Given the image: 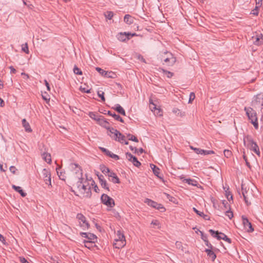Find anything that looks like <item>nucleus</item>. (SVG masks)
Listing matches in <instances>:
<instances>
[{
  "label": "nucleus",
  "instance_id": "nucleus-43",
  "mask_svg": "<svg viewBox=\"0 0 263 263\" xmlns=\"http://www.w3.org/2000/svg\"><path fill=\"white\" fill-rule=\"evenodd\" d=\"M162 71H163V73L165 74L166 75L167 77L168 78H172L174 75V73L173 72L168 71L164 70V69H162Z\"/></svg>",
  "mask_w": 263,
  "mask_h": 263
},
{
  "label": "nucleus",
  "instance_id": "nucleus-4",
  "mask_svg": "<svg viewBox=\"0 0 263 263\" xmlns=\"http://www.w3.org/2000/svg\"><path fill=\"white\" fill-rule=\"evenodd\" d=\"M251 105L256 109L262 108L263 107V93H259L254 96Z\"/></svg>",
  "mask_w": 263,
  "mask_h": 263
},
{
  "label": "nucleus",
  "instance_id": "nucleus-14",
  "mask_svg": "<svg viewBox=\"0 0 263 263\" xmlns=\"http://www.w3.org/2000/svg\"><path fill=\"white\" fill-rule=\"evenodd\" d=\"M114 139L122 144L124 143L125 145L128 144V142L125 139V136L122 134L119 131L117 134V137H115Z\"/></svg>",
  "mask_w": 263,
  "mask_h": 263
},
{
  "label": "nucleus",
  "instance_id": "nucleus-34",
  "mask_svg": "<svg viewBox=\"0 0 263 263\" xmlns=\"http://www.w3.org/2000/svg\"><path fill=\"white\" fill-rule=\"evenodd\" d=\"M184 181L192 186H198V182L194 179H184Z\"/></svg>",
  "mask_w": 263,
  "mask_h": 263
},
{
  "label": "nucleus",
  "instance_id": "nucleus-13",
  "mask_svg": "<svg viewBox=\"0 0 263 263\" xmlns=\"http://www.w3.org/2000/svg\"><path fill=\"white\" fill-rule=\"evenodd\" d=\"M80 191L84 194V196L87 198H90L91 196V188L89 187L87 188L85 185H81L79 188H78Z\"/></svg>",
  "mask_w": 263,
  "mask_h": 263
},
{
  "label": "nucleus",
  "instance_id": "nucleus-37",
  "mask_svg": "<svg viewBox=\"0 0 263 263\" xmlns=\"http://www.w3.org/2000/svg\"><path fill=\"white\" fill-rule=\"evenodd\" d=\"M83 242L84 243L85 247L89 249L92 248L95 243V242L92 240H84Z\"/></svg>",
  "mask_w": 263,
  "mask_h": 263
},
{
  "label": "nucleus",
  "instance_id": "nucleus-24",
  "mask_svg": "<svg viewBox=\"0 0 263 263\" xmlns=\"http://www.w3.org/2000/svg\"><path fill=\"white\" fill-rule=\"evenodd\" d=\"M112 108L122 115H126L124 109L122 107L120 106V105L117 104L115 105V107H112Z\"/></svg>",
  "mask_w": 263,
  "mask_h": 263
},
{
  "label": "nucleus",
  "instance_id": "nucleus-11",
  "mask_svg": "<svg viewBox=\"0 0 263 263\" xmlns=\"http://www.w3.org/2000/svg\"><path fill=\"white\" fill-rule=\"evenodd\" d=\"M242 220L243 226L247 231L249 233L253 232L254 228H253V226L251 223L249 221V219L245 216H242Z\"/></svg>",
  "mask_w": 263,
  "mask_h": 263
},
{
  "label": "nucleus",
  "instance_id": "nucleus-10",
  "mask_svg": "<svg viewBox=\"0 0 263 263\" xmlns=\"http://www.w3.org/2000/svg\"><path fill=\"white\" fill-rule=\"evenodd\" d=\"M77 218L80 220V224L81 227L84 228V229H88L89 228V224L86 221V218L83 214L81 213L78 214Z\"/></svg>",
  "mask_w": 263,
  "mask_h": 263
},
{
  "label": "nucleus",
  "instance_id": "nucleus-51",
  "mask_svg": "<svg viewBox=\"0 0 263 263\" xmlns=\"http://www.w3.org/2000/svg\"><path fill=\"white\" fill-rule=\"evenodd\" d=\"M208 256L212 258V261H214L216 258V255L213 251H212L209 255H208Z\"/></svg>",
  "mask_w": 263,
  "mask_h": 263
},
{
  "label": "nucleus",
  "instance_id": "nucleus-32",
  "mask_svg": "<svg viewBox=\"0 0 263 263\" xmlns=\"http://www.w3.org/2000/svg\"><path fill=\"white\" fill-rule=\"evenodd\" d=\"M124 21L126 24L130 25L134 23V18L129 14H126L124 17Z\"/></svg>",
  "mask_w": 263,
  "mask_h": 263
},
{
  "label": "nucleus",
  "instance_id": "nucleus-48",
  "mask_svg": "<svg viewBox=\"0 0 263 263\" xmlns=\"http://www.w3.org/2000/svg\"><path fill=\"white\" fill-rule=\"evenodd\" d=\"M223 154L225 157H226L227 158H230L232 155V152L228 149H225L223 151Z\"/></svg>",
  "mask_w": 263,
  "mask_h": 263
},
{
  "label": "nucleus",
  "instance_id": "nucleus-27",
  "mask_svg": "<svg viewBox=\"0 0 263 263\" xmlns=\"http://www.w3.org/2000/svg\"><path fill=\"white\" fill-rule=\"evenodd\" d=\"M151 168L153 170L154 174L158 178H161V177L159 176L160 169L153 164H150Z\"/></svg>",
  "mask_w": 263,
  "mask_h": 263
},
{
  "label": "nucleus",
  "instance_id": "nucleus-26",
  "mask_svg": "<svg viewBox=\"0 0 263 263\" xmlns=\"http://www.w3.org/2000/svg\"><path fill=\"white\" fill-rule=\"evenodd\" d=\"M242 194L244 198V200L245 201L247 205H249L251 204L250 202H249V195H248V191H247L246 189L244 190L243 187H242Z\"/></svg>",
  "mask_w": 263,
  "mask_h": 263
},
{
  "label": "nucleus",
  "instance_id": "nucleus-55",
  "mask_svg": "<svg viewBox=\"0 0 263 263\" xmlns=\"http://www.w3.org/2000/svg\"><path fill=\"white\" fill-rule=\"evenodd\" d=\"M191 149L194 150V151L197 154H200V148L194 147L193 146H190Z\"/></svg>",
  "mask_w": 263,
  "mask_h": 263
},
{
  "label": "nucleus",
  "instance_id": "nucleus-31",
  "mask_svg": "<svg viewBox=\"0 0 263 263\" xmlns=\"http://www.w3.org/2000/svg\"><path fill=\"white\" fill-rule=\"evenodd\" d=\"M22 124L23 127L25 128L26 132H31L32 129L28 122H27L25 119L22 120Z\"/></svg>",
  "mask_w": 263,
  "mask_h": 263
},
{
  "label": "nucleus",
  "instance_id": "nucleus-60",
  "mask_svg": "<svg viewBox=\"0 0 263 263\" xmlns=\"http://www.w3.org/2000/svg\"><path fill=\"white\" fill-rule=\"evenodd\" d=\"M20 261L21 263H29L24 257H20Z\"/></svg>",
  "mask_w": 263,
  "mask_h": 263
},
{
  "label": "nucleus",
  "instance_id": "nucleus-56",
  "mask_svg": "<svg viewBox=\"0 0 263 263\" xmlns=\"http://www.w3.org/2000/svg\"><path fill=\"white\" fill-rule=\"evenodd\" d=\"M202 239L205 242L206 246H208L209 248L212 249V245L209 242V241L207 239L203 238V237H202Z\"/></svg>",
  "mask_w": 263,
  "mask_h": 263
},
{
  "label": "nucleus",
  "instance_id": "nucleus-20",
  "mask_svg": "<svg viewBox=\"0 0 263 263\" xmlns=\"http://www.w3.org/2000/svg\"><path fill=\"white\" fill-rule=\"evenodd\" d=\"M108 176L111 178L110 181L114 183H119L120 182L119 178L118 177L117 175L113 172H110L108 174Z\"/></svg>",
  "mask_w": 263,
  "mask_h": 263
},
{
  "label": "nucleus",
  "instance_id": "nucleus-46",
  "mask_svg": "<svg viewBox=\"0 0 263 263\" xmlns=\"http://www.w3.org/2000/svg\"><path fill=\"white\" fill-rule=\"evenodd\" d=\"M98 96L101 98L102 101H105V97L104 96V92L101 90L98 91Z\"/></svg>",
  "mask_w": 263,
  "mask_h": 263
},
{
  "label": "nucleus",
  "instance_id": "nucleus-64",
  "mask_svg": "<svg viewBox=\"0 0 263 263\" xmlns=\"http://www.w3.org/2000/svg\"><path fill=\"white\" fill-rule=\"evenodd\" d=\"M0 241L4 244H5V237L0 234Z\"/></svg>",
  "mask_w": 263,
  "mask_h": 263
},
{
  "label": "nucleus",
  "instance_id": "nucleus-39",
  "mask_svg": "<svg viewBox=\"0 0 263 263\" xmlns=\"http://www.w3.org/2000/svg\"><path fill=\"white\" fill-rule=\"evenodd\" d=\"M57 174L60 178V179L62 180H65V179H66V176H65V172L64 171V172H59V171H58V170L57 169Z\"/></svg>",
  "mask_w": 263,
  "mask_h": 263
},
{
  "label": "nucleus",
  "instance_id": "nucleus-15",
  "mask_svg": "<svg viewBox=\"0 0 263 263\" xmlns=\"http://www.w3.org/2000/svg\"><path fill=\"white\" fill-rule=\"evenodd\" d=\"M100 149L101 150V151L105 153V154L109 157L113 158L115 160H119L120 159L119 156L113 154L109 150L105 148L104 147H100Z\"/></svg>",
  "mask_w": 263,
  "mask_h": 263
},
{
  "label": "nucleus",
  "instance_id": "nucleus-57",
  "mask_svg": "<svg viewBox=\"0 0 263 263\" xmlns=\"http://www.w3.org/2000/svg\"><path fill=\"white\" fill-rule=\"evenodd\" d=\"M195 98V95L194 92H191L190 95L189 102H191Z\"/></svg>",
  "mask_w": 263,
  "mask_h": 263
},
{
  "label": "nucleus",
  "instance_id": "nucleus-8",
  "mask_svg": "<svg viewBox=\"0 0 263 263\" xmlns=\"http://www.w3.org/2000/svg\"><path fill=\"white\" fill-rule=\"evenodd\" d=\"M42 176L46 184L51 185V174L49 169L44 168L42 172Z\"/></svg>",
  "mask_w": 263,
  "mask_h": 263
},
{
  "label": "nucleus",
  "instance_id": "nucleus-1",
  "mask_svg": "<svg viewBox=\"0 0 263 263\" xmlns=\"http://www.w3.org/2000/svg\"><path fill=\"white\" fill-rule=\"evenodd\" d=\"M69 168L72 172L71 180L73 182V185L76 184L77 187L79 188L83 180L81 167L78 164L71 163L69 164Z\"/></svg>",
  "mask_w": 263,
  "mask_h": 263
},
{
  "label": "nucleus",
  "instance_id": "nucleus-12",
  "mask_svg": "<svg viewBox=\"0 0 263 263\" xmlns=\"http://www.w3.org/2000/svg\"><path fill=\"white\" fill-rule=\"evenodd\" d=\"M126 158L130 162L133 163V164L136 167H139L141 164L138 160L137 158L134 156L132 154L129 152H127L126 154Z\"/></svg>",
  "mask_w": 263,
  "mask_h": 263
},
{
  "label": "nucleus",
  "instance_id": "nucleus-45",
  "mask_svg": "<svg viewBox=\"0 0 263 263\" xmlns=\"http://www.w3.org/2000/svg\"><path fill=\"white\" fill-rule=\"evenodd\" d=\"M175 245L177 248L180 249L183 252L184 251L183 247L182 245L181 242L177 241L176 242Z\"/></svg>",
  "mask_w": 263,
  "mask_h": 263
},
{
  "label": "nucleus",
  "instance_id": "nucleus-22",
  "mask_svg": "<svg viewBox=\"0 0 263 263\" xmlns=\"http://www.w3.org/2000/svg\"><path fill=\"white\" fill-rule=\"evenodd\" d=\"M126 241L124 235L120 230L117 231L115 241Z\"/></svg>",
  "mask_w": 263,
  "mask_h": 263
},
{
  "label": "nucleus",
  "instance_id": "nucleus-23",
  "mask_svg": "<svg viewBox=\"0 0 263 263\" xmlns=\"http://www.w3.org/2000/svg\"><path fill=\"white\" fill-rule=\"evenodd\" d=\"M149 107L153 111H155V110H158L157 115L160 116L162 115V111L160 109H157L156 105L153 102V100L152 99H149Z\"/></svg>",
  "mask_w": 263,
  "mask_h": 263
},
{
  "label": "nucleus",
  "instance_id": "nucleus-3",
  "mask_svg": "<svg viewBox=\"0 0 263 263\" xmlns=\"http://www.w3.org/2000/svg\"><path fill=\"white\" fill-rule=\"evenodd\" d=\"M243 141L245 143L247 142L248 146L251 151H253L257 155H260V151L258 146L250 136H248L244 138Z\"/></svg>",
  "mask_w": 263,
  "mask_h": 263
},
{
  "label": "nucleus",
  "instance_id": "nucleus-61",
  "mask_svg": "<svg viewBox=\"0 0 263 263\" xmlns=\"http://www.w3.org/2000/svg\"><path fill=\"white\" fill-rule=\"evenodd\" d=\"M9 170L11 172H12L13 174H15V171L16 170V168L14 166H11L10 167Z\"/></svg>",
  "mask_w": 263,
  "mask_h": 263
},
{
  "label": "nucleus",
  "instance_id": "nucleus-29",
  "mask_svg": "<svg viewBox=\"0 0 263 263\" xmlns=\"http://www.w3.org/2000/svg\"><path fill=\"white\" fill-rule=\"evenodd\" d=\"M115 242L114 243V246L115 248L117 249L122 248L124 247L126 245V241H115Z\"/></svg>",
  "mask_w": 263,
  "mask_h": 263
},
{
  "label": "nucleus",
  "instance_id": "nucleus-19",
  "mask_svg": "<svg viewBox=\"0 0 263 263\" xmlns=\"http://www.w3.org/2000/svg\"><path fill=\"white\" fill-rule=\"evenodd\" d=\"M41 151V155L43 159L48 163H50L51 162V155L49 153L46 152H43L42 149Z\"/></svg>",
  "mask_w": 263,
  "mask_h": 263
},
{
  "label": "nucleus",
  "instance_id": "nucleus-58",
  "mask_svg": "<svg viewBox=\"0 0 263 263\" xmlns=\"http://www.w3.org/2000/svg\"><path fill=\"white\" fill-rule=\"evenodd\" d=\"M43 99L45 101H49L50 98L49 97V95L45 93L44 95H42Z\"/></svg>",
  "mask_w": 263,
  "mask_h": 263
},
{
  "label": "nucleus",
  "instance_id": "nucleus-30",
  "mask_svg": "<svg viewBox=\"0 0 263 263\" xmlns=\"http://www.w3.org/2000/svg\"><path fill=\"white\" fill-rule=\"evenodd\" d=\"M107 130L110 133L108 135L113 139H114L115 137H117V134H118L119 132L118 130L110 127H109V128H108Z\"/></svg>",
  "mask_w": 263,
  "mask_h": 263
},
{
  "label": "nucleus",
  "instance_id": "nucleus-21",
  "mask_svg": "<svg viewBox=\"0 0 263 263\" xmlns=\"http://www.w3.org/2000/svg\"><path fill=\"white\" fill-rule=\"evenodd\" d=\"M99 124L107 129L109 128V123L107 122L104 117H101L98 121Z\"/></svg>",
  "mask_w": 263,
  "mask_h": 263
},
{
  "label": "nucleus",
  "instance_id": "nucleus-54",
  "mask_svg": "<svg viewBox=\"0 0 263 263\" xmlns=\"http://www.w3.org/2000/svg\"><path fill=\"white\" fill-rule=\"evenodd\" d=\"M226 195L227 196V198L228 199V200L229 201L231 200H232L233 199V196L230 193V192H227L226 191Z\"/></svg>",
  "mask_w": 263,
  "mask_h": 263
},
{
  "label": "nucleus",
  "instance_id": "nucleus-59",
  "mask_svg": "<svg viewBox=\"0 0 263 263\" xmlns=\"http://www.w3.org/2000/svg\"><path fill=\"white\" fill-rule=\"evenodd\" d=\"M262 0H256V8L260 7L262 5Z\"/></svg>",
  "mask_w": 263,
  "mask_h": 263
},
{
  "label": "nucleus",
  "instance_id": "nucleus-33",
  "mask_svg": "<svg viewBox=\"0 0 263 263\" xmlns=\"http://www.w3.org/2000/svg\"><path fill=\"white\" fill-rule=\"evenodd\" d=\"M194 211L199 216L203 218L205 220H209L210 217L208 215L204 214L203 212L197 210L196 208H193Z\"/></svg>",
  "mask_w": 263,
  "mask_h": 263
},
{
  "label": "nucleus",
  "instance_id": "nucleus-25",
  "mask_svg": "<svg viewBox=\"0 0 263 263\" xmlns=\"http://www.w3.org/2000/svg\"><path fill=\"white\" fill-rule=\"evenodd\" d=\"M107 114L108 115L114 117L116 120L119 121L122 123L124 122L122 118L119 115H116L115 112H112V111L108 110Z\"/></svg>",
  "mask_w": 263,
  "mask_h": 263
},
{
  "label": "nucleus",
  "instance_id": "nucleus-63",
  "mask_svg": "<svg viewBox=\"0 0 263 263\" xmlns=\"http://www.w3.org/2000/svg\"><path fill=\"white\" fill-rule=\"evenodd\" d=\"M200 154H203L204 155H208V151L201 149Z\"/></svg>",
  "mask_w": 263,
  "mask_h": 263
},
{
  "label": "nucleus",
  "instance_id": "nucleus-17",
  "mask_svg": "<svg viewBox=\"0 0 263 263\" xmlns=\"http://www.w3.org/2000/svg\"><path fill=\"white\" fill-rule=\"evenodd\" d=\"M97 175L99 180L100 183L101 184L102 187L109 191V187L108 186L106 181L104 179V176L101 174Z\"/></svg>",
  "mask_w": 263,
  "mask_h": 263
},
{
  "label": "nucleus",
  "instance_id": "nucleus-16",
  "mask_svg": "<svg viewBox=\"0 0 263 263\" xmlns=\"http://www.w3.org/2000/svg\"><path fill=\"white\" fill-rule=\"evenodd\" d=\"M254 40L253 43L255 45L259 46L263 43V35L262 34H258L255 36H253Z\"/></svg>",
  "mask_w": 263,
  "mask_h": 263
},
{
  "label": "nucleus",
  "instance_id": "nucleus-2",
  "mask_svg": "<svg viewBox=\"0 0 263 263\" xmlns=\"http://www.w3.org/2000/svg\"><path fill=\"white\" fill-rule=\"evenodd\" d=\"M244 109L246 112V114L249 119L251 120V122L255 128L256 129H258V124L255 111L251 107H245Z\"/></svg>",
  "mask_w": 263,
  "mask_h": 263
},
{
  "label": "nucleus",
  "instance_id": "nucleus-49",
  "mask_svg": "<svg viewBox=\"0 0 263 263\" xmlns=\"http://www.w3.org/2000/svg\"><path fill=\"white\" fill-rule=\"evenodd\" d=\"M165 195L167 197V198L171 202H173L174 203L175 202V201L176 200V198L172 197V196H171L170 195L167 194V193H165Z\"/></svg>",
  "mask_w": 263,
  "mask_h": 263
},
{
  "label": "nucleus",
  "instance_id": "nucleus-6",
  "mask_svg": "<svg viewBox=\"0 0 263 263\" xmlns=\"http://www.w3.org/2000/svg\"><path fill=\"white\" fill-rule=\"evenodd\" d=\"M102 202L108 207L112 208L115 204L114 200L107 194H103L101 197Z\"/></svg>",
  "mask_w": 263,
  "mask_h": 263
},
{
  "label": "nucleus",
  "instance_id": "nucleus-38",
  "mask_svg": "<svg viewBox=\"0 0 263 263\" xmlns=\"http://www.w3.org/2000/svg\"><path fill=\"white\" fill-rule=\"evenodd\" d=\"M100 170L102 171V172L103 174H104L105 175L107 174V175H108V174H109L110 172V170L109 169V168L106 167L104 165H100Z\"/></svg>",
  "mask_w": 263,
  "mask_h": 263
},
{
  "label": "nucleus",
  "instance_id": "nucleus-41",
  "mask_svg": "<svg viewBox=\"0 0 263 263\" xmlns=\"http://www.w3.org/2000/svg\"><path fill=\"white\" fill-rule=\"evenodd\" d=\"M104 15L106 18L111 20L114 16V13L112 11H106L104 13Z\"/></svg>",
  "mask_w": 263,
  "mask_h": 263
},
{
  "label": "nucleus",
  "instance_id": "nucleus-35",
  "mask_svg": "<svg viewBox=\"0 0 263 263\" xmlns=\"http://www.w3.org/2000/svg\"><path fill=\"white\" fill-rule=\"evenodd\" d=\"M105 78H112L115 79L116 78L117 75L116 74L112 71H106L105 73H104V76Z\"/></svg>",
  "mask_w": 263,
  "mask_h": 263
},
{
  "label": "nucleus",
  "instance_id": "nucleus-36",
  "mask_svg": "<svg viewBox=\"0 0 263 263\" xmlns=\"http://www.w3.org/2000/svg\"><path fill=\"white\" fill-rule=\"evenodd\" d=\"M88 115L90 117V118L95 120L97 121L98 122L99 121L100 118L102 117V116L98 115L97 114L93 112H89Z\"/></svg>",
  "mask_w": 263,
  "mask_h": 263
},
{
  "label": "nucleus",
  "instance_id": "nucleus-9",
  "mask_svg": "<svg viewBox=\"0 0 263 263\" xmlns=\"http://www.w3.org/2000/svg\"><path fill=\"white\" fill-rule=\"evenodd\" d=\"M145 202L147 203L148 205L159 210L162 212L165 211V208L161 204L158 203L157 202L149 199H146Z\"/></svg>",
  "mask_w": 263,
  "mask_h": 263
},
{
  "label": "nucleus",
  "instance_id": "nucleus-47",
  "mask_svg": "<svg viewBox=\"0 0 263 263\" xmlns=\"http://www.w3.org/2000/svg\"><path fill=\"white\" fill-rule=\"evenodd\" d=\"M22 50L26 53H29V49L27 43H25V44L22 45Z\"/></svg>",
  "mask_w": 263,
  "mask_h": 263
},
{
  "label": "nucleus",
  "instance_id": "nucleus-42",
  "mask_svg": "<svg viewBox=\"0 0 263 263\" xmlns=\"http://www.w3.org/2000/svg\"><path fill=\"white\" fill-rule=\"evenodd\" d=\"M73 71V72L76 74H78V75H82V70L79 68H78L76 65H75L74 66Z\"/></svg>",
  "mask_w": 263,
  "mask_h": 263
},
{
  "label": "nucleus",
  "instance_id": "nucleus-7",
  "mask_svg": "<svg viewBox=\"0 0 263 263\" xmlns=\"http://www.w3.org/2000/svg\"><path fill=\"white\" fill-rule=\"evenodd\" d=\"M135 36H137L136 33H131L124 32L119 33L117 35V37L120 41L125 42L126 40H129L130 37Z\"/></svg>",
  "mask_w": 263,
  "mask_h": 263
},
{
  "label": "nucleus",
  "instance_id": "nucleus-53",
  "mask_svg": "<svg viewBox=\"0 0 263 263\" xmlns=\"http://www.w3.org/2000/svg\"><path fill=\"white\" fill-rule=\"evenodd\" d=\"M243 159L245 160V162H246V165H247L249 168H250V167H251L250 164V163H249V162H248V161L247 157V156H246L245 152H243Z\"/></svg>",
  "mask_w": 263,
  "mask_h": 263
},
{
  "label": "nucleus",
  "instance_id": "nucleus-50",
  "mask_svg": "<svg viewBox=\"0 0 263 263\" xmlns=\"http://www.w3.org/2000/svg\"><path fill=\"white\" fill-rule=\"evenodd\" d=\"M96 70L102 76H104V73L106 72V71L104 70L103 69L100 67H96Z\"/></svg>",
  "mask_w": 263,
  "mask_h": 263
},
{
  "label": "nucleus",
  "instance_id": "nucleus-52",
  "mask_svg": "<svg viewBox=\"0 0 263 263\" xmlns=\"http://www.w3.org/2000/svg\"><path fill=\"white\" fill-rule=\"evenodd\" d=\"M226 215L230 219H231L233 217V212L230 211L228 210L225 213Z\"/></svg>",
  "mask_w": 263,
  "mask_h": 263
},
{
  "label": "nucleus",
  "instance_id": "nucleus-44",
  "mask_svg": "<svg viewBox=\"0 0 263 263\" xmlns=\"http://www.w3.org/2000/svg\"><path fill=\"white\" fill-rule=\"evenodd\" d=\"M87 238L89 240H93L97 239V236L92 233H88Z\"/></svg>",
  "mask_w": 263,
  "mask_h": 263
},
{
  "label": "nucleus",
  "instance_id": "nucleus-5",
  "mask_svg": "<svg viewBox=\"0 0 263 263\" xmlns=\"http://www.w3.org/2000/svg\"><path fill=\"white\" fill-rule=\"evenodd\" d=\"M209 231L213 237L216 238L218 240H224L229 243H232L231 239L228 238L224 233L219 232L218 231H215L212 229H210Z\"/></svg>",
  "mask_w": 263,
  "mask_h": 263
},
{
  "label": "nucleus",
  "instance_id": "nucleus-40",
  "mask_svg": "<svg viewBox=\"0 0 263 263\" xmlns=\"http://www.w3.org/2000/svg\"><path fill=\"white\" fill-rule=\"evenodd\" d=\"M127 137H128L129 140L133 141L136 142H139L138 138L133 135L128 134L127 135Z\"/></svg>",
  "mask_w": 263,
  "mask_h": 263
},
{
  "label": "nucleus",
  "instance_id": "nucleus-62",
  "mask_svg": "<svg viewBox=\"0 0 263 263\" xmlns=\"http://www.w3.org/2000/svg\"><path fill=\"white\" fill-rule=\"evenodd\" d=\"M44 83H45V84L47 87V89L48 91H50V85H49V84L48 83V82H47V81L46 80H44Z\"/></svg>",
  "mask_w": 263,
  "mask_h": 263
},
{
  "label": "nucleus",
  "instance_id": "nucleus-28",
  "mask_svg": "<svg viewBox=\"0 0 263 263\" xmlns=\"http://www.w3.org/2000/svg\"><path fill=\"white\" fill-rule=\"evenodd\" d=\"M12 188L16 192H18L22 197H25L27 194L22 189L21 187L12 185Z\"/></svg>",
  "mask_w": 263,
  "mask_h": 263
},
{
  "label": "nucleus",
  "instance_id": "nucleus-18",
  "mask_svg": "<svg viewBox=\"0 0 263 263\" xmlns=\"http://www.w3.org/2000/svg\"><path fill=\"white\" fill-rule=\"evenodd\" d=\"M165 54H169L170 57H167L164 60V62L167 63L168 65H172L175 62V58L173 57V55L168 52L167 51L164 52Z\"/></svg>",
  "mask_w": 263,
  "mask_h": 263
}]
</instances>
